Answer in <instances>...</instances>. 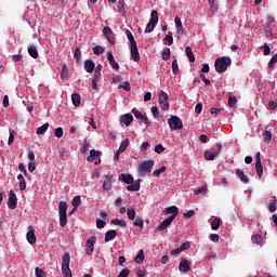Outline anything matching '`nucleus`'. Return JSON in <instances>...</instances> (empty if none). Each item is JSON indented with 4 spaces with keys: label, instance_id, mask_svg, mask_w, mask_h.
<instances>
[{
    "label": "nucleus",
    "instance_id": "1",
    "mask_svg": "<svg viewBox=\"0 0 277 277\" xmlns=\"http://www.w3.org/2000/svg\"><path fill=\"white\" fill-rule=\"evenodd\" d=\"M233 61L228 56L219 57L214 62L216 72H226Z\"/></svg>",
    "mask_w": 277,
    "mask_h": 277
},
{
    "label": "nucleus",
    "instance_id": "2",
    "mask_svg": "<svg viewBox=\"0 0 277 277\" xmlns=\"http://www.w3.org/2000/svg\"><path fill=\"white\" fill-rule=\"evenodd\" d=\"M153 168H155V160H145L141 162L137 167L138 176L144 177L146 174H150Z\"/></svg>",
    "mask_w": 277,
    "mask_h": 277
},
{
    "label": "nucleus",
    "instance_id": "3",
    "mask_svg": "<svg viewBox=\"0 0 277 277\" xmlns=\"http://www.w3.org/2000/svg\"><path fill=\"white\" fill-rule=\"evenodd\" d=\"M62 274L64 277H72V271H70V253H64L62 258Z\"/></svg>",
    "mask_w": 277,
    "mask_h": 277
},
{
    "label": "nucleus",
    "instance_id": "4",
    "mask_svg": "<svg viewBox=\"0 0 277 277\" xmlns=\"http://www.w3.org/2000/svg\"><path fill=\"white\" fill-rule=\"evenodd\" d=\"M158 23H159V13L154 10L151 11L149 23L146 25L145 34H153Z\"/></svg>",
    "mask_w": 277,
    "mask_h": 277
},
{
    "label": "nucleus",
    "instance_id": "5",
    "mask_svg": "<svg viewBox=\"0 0 277 277\" xmlns=\"http://www.w3.org/2000/svg\"><path fill=\"white\" fill-rule=\"evenodd\" d=\"M170 96L164 91L159 92V107L162 109V111H168L170 109Z\"/></svg>",
    "mask_w": 277,
    "mask_h": 277
},
{
    "label": "nucleus",
    "instance_id": "6",
    "mask_svg": "<svg viewBox=\"0 0 277 277\" xmlns=\"http://www.w3.org/2000/svg\"><path fill=\"white\" fill-rule=\"evenodd\" d=\"M168 124L171 131H179L183 129V121L177 116H171V118L168 119Z\"/></svg>",
    "mask_w": 277,
    "mask_h": 277
},
{
    "label": "nucleus",
    "instance_id": "7",
    "mask_svg": "<svg viewBox=\"0 0 277 277\" xmlns=\"http://www.w3.org/2000/svg\"><path fill=\"white\" fill-rule=\"evenodd\" d=\"M132 114L134 115V117L140 120L141 122H143L144 124H146V127H150L151 122L148 119V117H146L144 114H142V111L137 110V108H133L132 109Z\"/></svg>",
    "mask_w": 277,
    "mask_h": 277
},
{
    "label": "nucleus",
    "instance_id": "8",
    "mask_svg": "<svg viewBox=\"0 0 277 277\" xmlns=\"http://www.w3.org/2000/svg\"><path fill=\"white\" fill-rule=\"evenodd\" d=\"M275 23H276V18H274V16L269 15L267 17L266 24L264 26L266 36H272V31H274Z\"/></svg>",
    "mask_w": 277,
    "mask_h": 277
},
{
    "label": "nucleus",
    "instance_id": "9",
    "mask_svg": "<svg viewBox=\"0 0 277 277\" xmlns=\"http://www.w3.org/2000/svg\"><path fill=\"white\" fill-rule=\"evenodd\" d=\"M103 34L108 42L114 47V44H116V38H114V30H111L109 26H106L103 28Z\"/></svg>",
    "mask_w": 277,
    "mask_h": 277
},
{
    "label": "nucleus",
    "instance_id": "10",
    "mask_svg": "<svg viewBox=\"0 0 277 277\" xmlns=\"http://www.w3.org/2000/svg\"><path fill=\"white\" fill-rule=\"evenodd\" d=\"M17 205H18V198L16 197V193H14L13 190H10L9 200H8L9 209H16Z\"/></svg>",
    "mask_w": 277,
    "mask_h": 277
},
{
    "label": "nucleus",
    "instance_id": "11",
    "mask_svg": "<svg viewBox=\"0 0 277 277\" xmlns=\"http://www.w3.org/2000/svg\"><path fill=\"white\" fill-rule=\"evenodd\" d=\"M26 239L30 246H34L38 239L36 238V230L34 229V226L29 225L28 226V232L26 234Z\"/></svg>",
    "mask_w": 277,
    "mask_h": 277
},
{
    "label": "nucleus",
    "instance_id": "12",
    "mask_svg": "<svg viewBox=\"0 0 277 277\" xmlns=\"http://www.w3.org/2000/svg\"><path fill=\"white\" fill-rule=\"evenodd\" d=\"M255 172L259 176V179H262L263 176V164L261 163V153H256V158H255Z\"/></svg>",
    "mask_w": 277,
    "mask_h": 277
},
{
    "label": "nucleus",
    "instance_id": "13",
    "mask_svg": "<svg viewBox=\"0 0 277 277\" xmlns=\"http://www.w3.org/2000/svg\"><path fill=\"white\" fill-rule=\"evenodd\" d=\"M130 55L134 62H140V50H137V43L130 45Z\"/></svg>",
    "mask_w": 277,
    "mask_h": 277
},
{
    "label": "nucleus",
    "instance_id": "14",
    "mask_svg": "<svg viewBox=\"0 0 277 277\" xmlns=\"http://www.w3.org/2000/svg\"><path fill=\"white\" fill-rule=\"evenodd\" d=\"M94 243H96V238L95 236L91 237L90 239L87 240L85 246H87V254L91 256L92 252H94Z\"/></svg>",
    "mask_w": 277,
    "mask_h": 277
},
{
    "label": "nucleus",
    "instance_id": "15",
    "mask_svg": "<svg viewBox=\"0 0 277 277\" xmlns=\"http://www.w3.org/2000/svg\"><path fill=\"white\" fill-rule=\"evenodd\" d=\"M172 222H174V216L167 217L164 221H162L159 224V226L157 227V230L158 232L166 230V228H168V226H170V224H172Z\"/></svg>",
    "mask_w": 277,
    "mask_h": 277
},
{
    "label": "nucleus",
    "instance_id": "16",
    "mask_svg": "<svg viewBox=\"0 0 277 277\" xmlns=\"http://www.w3.org/2000/svg\"><path fill=\"white\" fill-rule=\"evenodd\" d=\"M107 60L111 66V68H114V70H120V65L118 64V62H116V60L114 58V53L108 52L107 53Z\"/></svg>",
    "mask_w": 277,
    "mask_h": 277
},
{
    "label": "nucleus",
    "instance_id": "17",
    "mask_svg": "<svg viewBox=\"0 0 277 277\" xmlns=\"http://www.w3.org/2000/svg\"><path fill=\"white\" fill-rule=\"evenodd\" d=\"M236 176H238V179L241 181V183H243L245 185H248V183H250V179H248V175H246V173L243 172V170L241 169H237L236 170Z\"/></svg>",
    "mask_w": 277,
    "mask_h": 277
},
{
    "label": "nucleus",
    "instance_id": "18",
    "mask_svg": "<svg viewBox=\"0 0 277 277\" xmlns=\"http://www.w3.org/2000/svg\"><path fill=\"white\" fill-rule=\"evenodd\" d=\"M120 122L126 124V127H129L131 122H133V115L131 114H124L120 117Z\"/></svg>",
    "mask_w": 277,
    "mask_h": 277
},
{
    "label": "nucleus",
    "instance_id": "19",
    "mask_svg": "<svg viewBox=\"0 0 277 277\" xmlns=\"http://www.w3.org/2000/svg\"><path fill=\"white\" fill-rule=\"evenodd\" d=\"M116 235H118V233L115 229L107 230L105 234V242L109 243V241H114V239H116Z\"/></svg>",
    "mask_w": 277,
    "mask_h": 277
},
{
    "label": "nucleus",
    "instance_id": "20",
    "mask_svg": "<svg viewBox=\"0 0 277 277\" xmlns=\"http://www.w3.org/2000/svg\"><path fill=\"white\" fill-rule=\"evenodd\" d=\"M111 179H113V176H109V175H107L105 177V181H104L103 186H102L105 192H110V189L113 187V183H114L111 181Z\"/></svg>",
    "mask_w": 277,
    "mask_h": 277
},
{
    "label": "nucleus",
    "instance_id": "21",
    "mask_svg": "<svg viewBox=\"0 0 277 277\" xmlns=\"http://www.w3.org/2000/svg\"><path fill=\"white\" fill-rule=\"evenodd\" d=\"M180 272H189L192 267L189 266V261L187 259H184L180 262L179 266Z\"/></svg>",
    "mask_w": 277,
    "mask_h": 277
},
{
    "label": "nucleus",
    "instance_id": "22",
    "mask_svg": "<svg viewBox=\"0 0 277 277\" xmlns=\"http://www.w3.org/2000/svg\"><path fill=\"white\" fill-rule=\"evenodd\" d=\"M95 66L96 65L94 64V61L92 60L84 61V70H87L88 72H94Z\"/></svg>",
    "mask_w": 277,
    "mask_h": 277
},
{
    "label": "nucleus",
    "instance_id": "23",
    "mask_svg": "<svg viewBox=\"0 0 277 277\" xmlns=\"http://www.w3.org/2000/svg\"><path fill=\"white\" fill-rule=\"evenodd\" d=\"M140 183H142V180H136L131 185L127 187L128 192H140Z\"/></svg>",
    "mask_w": 277,
    "mask_h": 277
},
{
    "label": "nucleus",
    "instance_id": "24",
    "mask_svg": "<svg viewBox=\"0 0 277 277\" xmlns=\"http://www.w3.org/2000/svg\"><path fill=\"white\" fill-rule=\"evenodd\" d=\"M97 157H101V151L91 149L90 150V156L87 157V161L92 162L94 161Z\"/></svg>",
    "mask_w": 277,
    "mask_h": 277
},
{
    "label": "nucleus",
    "instance_id": "25",
    "mask_svg": "<svg viewBox=\"0 0 277 277\" xmlns=\"http://www.w3.org/2000/svg\"><path fill=\"white\" fill-rule=\"evenodd\" d=\"M166 213H171L172 215L170 217L176 220V215H179V208L176 206H171L167 208Z\"/></svg>",
    "mask_w": 277,
    "mask_h": 277
},
{
    "label": "nucleus",
    "instance_id": "26",
    "mask_svg": "<svg viewBox=\"0 0 277 277\" xmlns=\"http://www.w3.org/2000/svg\"><path fill=\"white\" fill-rule=\"evenodd\" d=\"M28 54L34 60H38V48H36V45H29L28 47Z\"/></svg>",
    "mask_w": 277,
    "mask_h": 277
},
{
    "label": "nucleus",
    "instance_id": "27",
    "mask_svg": "<svg viewBox=\"0 0 277 277\" xmlns=\"http://www.w3.org/2000/svg\"><path fill=\"white\" fill-rule=\"evenodd\" d=\"M175 27L177 36H183V23L181 22V17H175Z\"/></svg>",
    "mask_w": 277,
    "mask_h": 277
},
{
    "label": "nucleus",
    "instance_id": "28",
    "mask_svg": "<svg viewBox=\"0 0 277 277\" xmlns=\"http://www.w3.org/2000/svg\"><path fill=\"white\" fill-rule=\"evenodd\" d=\"M144 259H146V256L144 255V250H140L137 255L135 256L134 261L137 265H142V263H144Z\"/></svg>",
    "mask_w": 277,
    "mask_h": 277
},
{
    "label": "nucleus",
    "instance_id": "29",
    "mask_svg": "<svg viewBox=\"0 0 277 277\" xmlns=\"http://www.w3.org/2000/svg\"><path fill=\"white\" fill-rule=\"evenodd\" d=\"M71 101L75 107H79V105H81V95H79L78 93H72Z\"/></svg>",
    "mask_w": 277,
    "mask_h": 277
},
{
    "label": "nucleus",
    "instance_id": "30",
    "mask_svg": "<svg viewBox=\"0 0 277 277\" xmlns=\"http://www.w3.org/2000/svg\"><path fill=\"white\" fill-rule=\"evenodd\" d=\"M17 179L19 180L21 192H25L27 189V182L25 181V176H23V174H18Z\"/></svg>",
    "mask_w": 277,
    "mask_h": 277
},
{
    "label": "nucleus",
    "instance_id": "31",
    "mask_svg": "<svg viewBox=\"0 0 277 277\" xmlns=\"http://www.w3.org/2000/svg\"><path fill=\"white\" fill-rule=\"evenodd\" d=\"M67 209H68V203H66V201H61L58 205V215L66 214Z\"/></svg>",
    "mask_w": 277,
    "mask_h": 277
},
{
    "label": "nucleus",
    "instance_id": "32",
    "mask_svg": "<svg viewBox=\"0 0 277 277\" xmlns=\"http://www.w3.org/2000/svg\"><path fill=\"white\" fill-rule=\"evenodd\" d=\"M111 224L115 226H121V228H127V221L120 219H113L110 221Z\"/></svg>",
    "mask_w": 277,
    "mask_h": 277
},
{
    "label": "nucleus",
    "instance_id": "33",
    "mask_svg": "<svg viewBox=\"0 0 277 277\" xmlns=\"http://www.w3.org/2000/svg\"><path fill=\"white\" fill-rule=\"evenodd\" d=\"M121 181H123V183H127V185H131L133 184V175L131 174H121Z\"/></svg>",
    "mask_w": 277,
    "mask_h": 277
},
{
    "label": "nucleus",
    "instance_id": "34",
    "mask_svg": "<svg viewBox=\"0 0 277 277\" xmlns=\"http://www.w3.org/2000/svg\"><path fill=\"white\" fill-rule=\"evenodd\" d=\"M185 53H186L189 62H192V63L196 62V56H194V52L192 51V47H186L185 48Z\"/></svg>",
    "mask_w": 277,
    "mask_h": 277
},
{
    "label": "nucleus",
    "instance_id": "35",
    "mask_svg": "<svg viewBox=\"0 0 277 277\" xmlns=\"http://www.w3.org/2000/svg\"><path fill=\"white\" fill-rule=\"evenodd\" d=\"M251 241H253V243H256V246H262L263 245V236L256 234V235H253L251 237Z\"/></svg>",
    "mask_w": 277,
    "mask_h": 277
},
{
    "label": "nucleus",
    "instance_id": "36",
    "mask_svg": "<svg viewBox=\"0 0 277 277\" xmlns=\"http://www.w3.org/2000/svg\"><path fill=\"white\" fill-rule=\"evenodd\" d=\"M47 131H49V123H44L41 127H39L37 129V135H44V133H47Z\"/></svg>",
    "mask_w": 277,
    "mask_h": 277
},
{
    "label": "nucleus",
    "instance_id": "37",
    "mask_svg": "<svg viewBox=\"0 0 277 277\" xmlns=\"http://www.w3.org/2000/svg\"><path fill=\"white\" fill-rule=\"evenodd\" d=\"M71 205L74 207V211H77V209L79 208V205H81V196H76L74 197L72 201H71Z\"/></svg>",
    "mask_w": 277,
    "mask_h": 277
},
{
    "label": "nucleus",
    "instance_id": "38",
    "mask_svg": "<svg viewBox=\"0 0 277 277\" xmlns=\"http://www.w3.org/2000/svg\"><path fill=\"white\" fill-rule=\"evenodd\" d=\"M126 35L130 42V45L137 44V41H135V37H133V34L131 32V30L127 29Z\"/></svg>",
    "mask_w": 277,
    "mask_h": 277
},
{
    "label": "nucleus",
    "instance_id": "39",
    "mask_svg": "<svg viewBox=\"0 0 277 277\" xmlns=\"http://www.w3.org/2000/svg\"><path fill=\"white\" fill-rule=\"evenodd\" d=\"M66 224H68V217L66 214H60V226L62 228H66Z\"/></svg>",
    "mask_w": 277,
    "mask_h": 277
},
{
    "label": "nucleus",
    "instance_id": "40",
    "mask_svg": "<svg viewBox=\"0 0 277 277\" xmlns=\"http://www.w3.org/2000/svg\"><path fill=\"white\" fill-rule=\"evenodd\" d=\"M127 215H128V220H135V208L130 207L127 209Z\"/></svg>",
    "mask_w": 277,
    "mask_h": 277
},
{
    "label": "nucleus",
    "instance_id": "41",
    "mask_svg": "<svg viewBox=\"0 0 277 277\" xmlns=\"http://www.w3.org/2000/svg\"><path fill=\"white\" fill-rule=\"evenodd\" d=\"M164 44H168V47H171V44H174V37H172V32H169V35L166 36L163 39Z\"/></svg>",
    "mask_w": 277,
    "mask_h": 277
},
{
    "label": "nucleus",
    "instance_id": "42",
    "mask_svg": "<svg viewBox=\"0 0 277 277\" xmlns=\"http://www.w3.org/2000/svg\"><path fill=\"white\" fill-rule=\"evenodd\" d=\"M61 79H68V66L66 64L62 65Z\"/></svg>",
    "mask_w": 277,
    "mask_h": 277
},
{
    "label": "nucleus",
    "instance_id": "43",
    "mask_svg": "<svg viewBox=\"0 0 277 277\" xmlns=\"http://www.w3.org/2000/svg\"><path fill=\"white\" fill-rule=\"evenodd\" d=\"M74 57H75L77 64H80V62H81V49L80 48L75 49Z\"/></svg>",
    "mask_w": 277,
    "mask_h": 277
},
{
    "label": "nucleus",
    "instance_id": "44",
    "mask_svg": "<svg viewBox=\"0 0 277 277\" xmlns=\"http://www.w3.org/2000/svg\"><path fill=\"white\" fill-rule=\"evenodd\" d=\"M129 148V138H126L119 146V153H124Z\"/></svg>",
    "mask_w": 277,
    "mask_h": 277
},
{
    "label": "nucleus",
    "instance_id": "45",
    "mask_svg": "<svg viewBox=\"0 0 277 277\" xmlns=\"http://www.w3.org/2000/svg\"><path fill=\"white\" fill-rule=\"evenodd\" d=\"M263 137H264V142L266 144H269V142H272V132L266 130L263 132Z\"/></svg>",
    "mask_w": 277,
    "mask_h": 277
},
{
    "label": "nucleus",
    "instance_id": "46",
    "mask_svg": "<svg viewBox=\"0 0 277 277\" xmlns=\"http://www.w3.org/2000/svg\"><path fill=\"white\" fill-rule=\"evenodd\" d=\"M215 154H214V151H206L205 153V159L207 160V161H213V159H215Z\"/></svg>",
    "mask_w": 277,
    "mask_h": 277
},
{
    "label": "nucleus",
    "instance_id": "47",
    "mask_svg": "<svg viewBox=\"0 0 277 277\" xmlns=\"http://www.w3.org/2000/svg\"><path fill=\"white\" fill-rule=\"evenodd\" d=\"M94 55H102V53H105V49L101 45H96L93 48Z\"/></svg>",
    "mask_w": 277,
    "mask_h": 277
},
{
    "label": "nucleus",
    "instance_id": "48",
    "mask_svg": "<svg viewBox=\"0 0 277 277\" xmlns=\"http://www.w3.org/2000/svg\"><path fill=\"white\" fill-rule=\"evenodd\" d=\"M35 274L37 277H47V272H44L42 268L40 267H36L35 269Z\"/></svg>",
    "mask_w": 277,
    "mask_h": 277
},
{
    "label": "nucleus",
    "instance_id": "49",
    "mask_svg": "<svg viewBox=\"0 0 277 277\" xmlns=\"http://www.w3.org/2000/svg\"><path fill=\"white\" fill-rule=\"evenodd\" d=\"M212 230H217L220 228V219H213L211 222Z\"/></svg>",
    "mask_w": 277,
    "mask_h": 277
},
{
    "label": "nucleus",
    "instance_id": "50",
    "mask_svg": "<svg viewBox=\"0 0 277 277\" xmlns=\"http://www.w3.org/2000/svg\"><path fill=\"white\" fill-rule=\"evenodd\" d=\"M162 60L168 61L170 60V48H167L161 53Z\"/></svg>",
    "mask_w": 277,
    "mask_h": 277
},
{
    "label": "nucleus",
    "instance_id": "51",
    "mask_svg": "<svg viewBox=\"0 0 277 277\" xmlns=\"http://www.w3.org/2000/svg\"><path fill=\"white\" fill-rule=\"evenodd\" d=\"M172 72L173 75H176L179 72V61L176 60L172 61Z\"/></svg>",
    "mask_w": 277,
    "mask_h": 277
},
{
    "label": "nucleus",
    "instance_id": "52",
    "mask_svg": "<svg viewBox=\"0 0 277 277\" xmlns=\"http://www.w3.org/2000/svg\"><path fill=\"white\" fill-rule=\"evenodd\" d=\"M164 171H166V166H162L160 169H157L153 172V176L159 177Z\"/></svg>",
    "mask_w": 277,
    "mask_h": 277
},
{
    "label": "nucleus",
    "instance_id": "53",
    "mask_svg": "<svg viewBox=\"0 0 277 277\" xmlns=\"http://www.w3.org/2000/svg\"><path fill=\"white\" fill-rule=\"evenodd\" d=\"M54 135H55V137H64V129H62V128H56L55 130H54Z\"/></svg>",
    "mask_w": 277,
    "mask_h": 277
},
{
    "label": "nucleus",
    "instance_id": "54",
    "mask_svg": "<svg viewBox=\"0 0 277 277\" xmlns=\"http://www.w3.org/2000/svg\"><path fill=\"white\" fill-rule=\"evenodd\" d=\"M133 225L144 228V219L136 217L135 221L133 222Z\"/></svg>",
    "mask_w": 277,
    "mask_h": 277
},
{
    "label": "nucleus",
    "instance_id": "55",
    "mask_svg": "<svg viewBox=\"0 0 277 277\" xmlns=\"http://www.w3.org/2000/svg\"><path fill=\"white\" fill-rule=\"evenodd\" d=\"M129 274H131V271L129 268H123L117 277H129Z\"/></svg>",
    "mask_w": 277,
    "mask_h": 277
},
{
    "label": "nucleus",
    "instance_id": "56",
    "mask_svg": "<svg viewBox=\"0 0 277 277\" xmlns=\"http://www.w3.org/2000/svg\"><path fill=\"white\" fill-rule=\"evenodd\" d=\"M118 12L122 14L124 12V0L118 1Z\"/></svg>",
    "mask_w": 277,
    "mask_h": 277
},
{
    "label": "nucleus",
    "instance_id": "57",
    "mask_svg": "<svg viewBox=\"0 0 277 277\" xmlns=\"http://www.w3.org/2000/svg\"><path fill=\"white\" fill-rule=\"evenodd\" d=\"M163 150H166V147H163L162 144H158L155 146V153H158V155H161V153H163Z\"/></svg>",
    "mask_w": 277,
    "mask_h": 277
},
{
    "label": "nucleus",
    "instance_id": "58",
    "mask_svg": "<svg viewBox=\"0 0 277 277\" xmlns=\"http://www.w3.org/2000/svg\"><path fill=\"white\" fill-rule=\"evenodd\" d=\"M208 3L212 12H215L217 10V4H215V0H208Z\"/></svg>",
    "mask_w": 277,
    "mask_h": 277
},
{
    "label": "nucleus",
    "instance_id": "59",
    "mask_svg": "<svg viewBox=\"0 0 277 277\" xmlns=\"http://www.w3.org/2000/svg\"><path fill=\"white\" fill-rule=\"evenodd\" d=\"M189 248H192V242H189V241H186V242L182 243L181 247H180L182 252L185 251V250H189Z\"/></svg>",
    "mask_w": 277,
    "mask_h": 277
},
{
    "label": "nucleus",
    "instance_id": "60",
    "mask_svg": "<svg viewBox=\"0 0 277 277\" xmlns=\"http://www.w3.org/2000/svg\"><path fill=\"white\" fill-rule=\"evenodd\" d=\"M228 105H229V107H235V105H237V97L229 96Z\"/></svg>",
    "mask_w": 277,
    "mask_h": 277
},
{
    "label": "nucleus",
    "instance_id": "61",
    "mask_svg": "<svg viewBox=\"0 0 277 277\" xmlns=\"http://www.w3.org/2000/svg\"><path fill=\"white\" fill-rule=\"evenodd\" d=\"M107 223L104 221V220H101V219H97L96 220V227L97 228H105V225H106Z\"/></svg>",
    "mask_w": 277,
    "mask_h": 277
},
{
    "label": "nucleus",
    "instance_id": "62",
    "mask_svg": "<svg viewBox=\"0 0 277 277\" xmlns=\"http://www.w3.org/2000/svg\"><path fill=\"white\" fill-rule=\"evenodd\" d=\"M151 114H153L154 118H159V107L153 106Z\"/></svg>",
    "mask_w": 277,
    "mask_h": 277
},
{
    "label": "nucleus",
    "instance_id": "63",
    "mask_svg": "<svg viewBox=\"0 0 277 277\" xmlns=\"http://www.w3.org/2000/svg\"><path fill=\"white\" fill-rule=\"evenodd\" d=\"M277 108V103L274 101L268 102L267 109L274 110Z\"/></svg>",
    "mask_w": 277,
    "mask_h": 277
},
{
    "label": "nucleus",
    "instance_id": "64",
    "mask_svg": "<svg viewBox=\"0 0 277 277\" xmlns=\"http://www.w3.org/2000/svg\"><path fill=\"white\" fill-rule=\"evenodd\" d=\"M210 239L213 241V243H217V241H220V235L211 234Z\"/></svg>",
    "mask_w": 277,
    "mask_h": 277
}]
</instances>
